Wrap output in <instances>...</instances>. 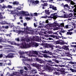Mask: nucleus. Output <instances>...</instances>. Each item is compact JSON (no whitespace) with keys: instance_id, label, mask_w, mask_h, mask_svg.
<instances>
[{"instance_id":"4be33fe9","label":"nucleus","mask_w":76,"mask_h":76,"mask_svg":"<svg viewBox=\"0 0 76 76\" xmlns=\"http://www.w3.org/2000/svg\"><path fill=\"white\" fill-rule=\"evenodd\" d=\"M61 72H64V69L63 68H62L61 69Z\"/></svg>"},{"instance_id":"338daca9","label":"nucleus","mask_w":76,"mask_h":76,"mask_svg":"<svg viewBox=\"0 0 76 76\" xmlns=\"http://www.w3.org/2000/svg\"><path fill=\"white\" fill-rule=\"evenodd\" d=\"M20 19H22V17H20Z\"/></svg>"},{"instance_id":"a878e982","label":"nucleus","mask_w":76,"mask_h":76,"mask_svg":"<svg viewBox=\"0 0 76 76\" xmlns=\"http://www.w3.org/2000/svg\"><path fill=\"white\" fill-rule=\"evenodd\" d=\"M39 1H40V2H42V3H44V2H47V1H42V0H39Z\"/></svg>"},{"instance_id":"f704fd0d","label":"nucleus","mask_w":76,"mask_h":76,"mask_svg":"<svg viewBox=\"0 0 76 76\" xmlns=\"http://www.w3.org/2000/svg\"><path fill=\"white\" fill-rule=\"evenodd\" d=\"M26 20H30V19H31V18H29V17H26Z\"/></svg>"},{"instance_id":"72a5a7b5","label":"nucleus","mask_w":76,"mask_h":76,"mask_svg":"<svg viewBox=\"0 0 76 76\" xmlns=\"http://www.w3.org/2000/svg\"><path fill=\"white\" fill-rule=\"evenodd\" d=\"M72 16H73V14H72V13H71L69 14V17H72Z\"/></svg>"},{"instance_id":"f257e3e1","label":"nucleus","mask_w":76,"mask_h":76,"mask_svg":"<svg viewBox=\"0 0 76 76\" xmlns=\"http://www.w3.org/2000/svg\"><path fill=\"white\" fill-rule=\"evenodd\" d=\"M38 37L37 36L34 37L33 36V39L31 41H30L29 39H25V40H23V39H21V41L23 42V44L21 45V47L22 48H28L29 47H31V45L32 46V47H37L38 46V45L37 43H36V42H34V41H36L38 39ZM30 41L31 42V43H30V44H27L26 45V43H25V42H29V41Z\"/></svg>"},{"instance_id":"09e8293b","label":"nucleus","mask_w":76,"mask_h":76,"mask_svg":"<svg viewBox=\"0 0 76 76\" xmlns=\"http://www.w3.org/2000/svg\"><path fill=\"white\" fill-rule=\"evenodd\" d=\"M24 69L26 70H28V69L26 67H24Z\"/></svg>"},{"instance_id":"603ef678","label":"nucleus","mask_w":76,"mask_h":76,"mask_svg":"<svg viewBox=\"0 0 76 76\" xmlns=\"http://www.w3.org/2000/svg\"><path fill=\"white\" fill-rule=\"evenodd\" d=\"M72 47H74V48H76V45H72Z\"/></svg>"},{"instance_id":"ddd939ff","label":"nucleus","mask_w":76,"mask_h":76,"mask_svg":"<svg viewBox=\"0 0 76 76\" xmlns=\"http://www.w3.org/2000/svg\"><path fill=\"white\" fill-rule=\"evenodd\" d=\"M39 62L40 63H46V62H47V61L46 60L43 61L41 59H39Z\"/></svg>"},{"instance_id":"e2e57ef3","label":"nucleus","mask_w":76,"mask_h":76,"mask_svg":"<svg viewBox=\"0 0 76 76\" xmlns=\"http://www.w3.org/2000/svg\"><path fill=\"white\" fill-rule=\"evenodd\" d=\"M22 13H23V14H25V13H26V12H23V11H22Z\"/></svg>"},{"instance_id":"4d7b16f0","label":"nucleus","mask_w":76,"mask_h":76,"mask_svg":"<svg viewBox=\"0 0 76 76\" xmlns=\"http://www.w3.org/2000/svg\"><path fill=\"white\" fill-rule=\"evenodd\" d=\"M46 23H48V20H46Z\"/></svg>"},{"instance_id":"de8ad7c7","label":"nucleus","mask_w":76,"mask_h":76,"mask_svg":"<svg viewBox=\"0 0 76 76\" xmlns=\"http://www.w3.org/2000/svg\"><path fill=\"white\" fill-rule=\"evenodd\" d=\"M4 28L5 29H7V28H9V26H5Z\"/></svg>"},{"instance_id":"dca6fc26","label":"nucleus","mask_w":76,"mask_h":76,"mask_svg":"<svg viewBox=\"0 0 76 76\" xmlns=\"http://www.w3.org/2000/svg\"><path fill=\"white\" fill-rule=\"evenodd\" d=\"M7 7H6V6L4 4H2V6L1 8L2 9H4L5 8H6Z\"/></svg>"},{"instance_id":"c85d7f7f","label":"nucleus","mask_w":76,"mask_h":76,"mask_svg":"<svg viewBox=\"0 0 76 76\" xmlns=\"http://www.w3.org/2000/svg\"><path fill=\"white\" fill-rule=\"evenodd\" d=\"M43 56L46 58H47V57H48V56L46 54H44L43 55Z\"/></svg>"},{"instance_id":"3c124183","label":"nucleus","mask_w":76,"mask_h":76,"mask_svg":"<svg viewBox=\"0 0 76 76\" xmlns=\"http://www.w3.org/2000/svg\"><path fill=\"white\" fill-rule=\"evenodd\" d=\"M26 25H27V24L26 23H24V26H26Z\"/></svg>"},{"instance_id":"052dcab7","label":"nucleus","mask_w":76,"mask_h":76,"mask_svg":"<svg viewBox=\"0 0 76 76\" xmlns=\"http://www.w3.org/2000/svg\"><path fill=\"white\" fill-rule=\"evenodd\" d=\"M72 8H74V7H76V6L75 5H74L73 6H73H72Z\"/></svg>"},{"instance_id":"b1692460","label":"nucleus","mask_w":76,"mask_h":76,"mask_svg":"<svg viewBox=\"0 0 76 76\" xmlns=\"http://www.w3.org/2000/svg\"><path fill=\"white\" fill-rule=\"evenodd\" d=\"M50 62V63H51V64H53V63H53V62H52V61L51 60H49V61H47V62ZM46 63H47L46 62Z\"/></svg>"},{"instance_id":"20e7f679","label":"nucleus","mask_w":76,"mask_h":76,"mask_svg":"<svg viewBox=\"0 0 76 76\" xmlns=\"http://www.w3.org/2000/svg\"><path fill=\"white\" fill-rule=\"evenodd\" d=\"M38 51L32 50V51H29L26 52V54H27L28 56L29 57H32V56H35L31 55V53L34 54H36L37 55L38 54Z\"/></svg>"},{"instance_id":"2eb2a0df","label":"nucleus","mask_w":76,"mask_h":76,"mask_svg":"<svg viewBox=\"0 0 76 76\" xmlns=\"http://www.w3.org/2000/svg\"><path fill=\"white\" fill-rule=\"evenodd\" d=\"M45 13L47 14L48 15H49L50 12H49V10H45Z\"/></svg>"},{"instance_id":"1a4fd4ad","label":"nucleus","mask_w":76,"mask_h":76,"mask_svg":"<svg viewBox=\"0 0 76 76\" xmlns=\"http://www.w3.org/2000/svg\"><path fill=\"white\" fill-rule=\"evenodd\" d=\"M5 57L6 58H13V57H14V56H13L12 53H10L7 56H6Z\"/></svg>"},{"instance_id":"58836bf2","label":"nucleus","mask_w":76,"mask_h":76,"mask_svg":"<svg viewBox=\"0 0 76 76\" xmlns=\"http://www.w3.org/2000/svg\"><path fill=\"white\" fill-rule=\"evenodd\" d=\"M2 23L3 24H7V23L5 21H3Z\"/></svg>"},{"instance_id":"473e14b6","label":"nucleus","mask_w":76,"mask_h":76,"mask_svg":"<svg viewBox=\"0 0 76 76\" xmlns=\"http://www.w3.org/2000/svg\"><path fill=\"white\" fill-rule=\"evenodd\" d=\"M43 53H46L47 54L48 53V51H47L46 50H45L44 51H43Z\"/></svg>"},{"instance_id":"7c9ffc66","label":"nucleus","mask_w":76,"mask_h":76,"mask_svg":"<svg viewBox=\"0 0 76 76\" xmlns=\"http://www.w3.org/2000/svg\"><path fill=\"white\" fill-rule=\"evenodd\" d=\"M8 7L10 9H12V7L11 5H9L8 6Z\"/></svg>"},{"instance_id":"cd10ccee","label":"nucleus","mask_w":76,"mask_h":76,"mask_svg":"<svg viewBox=\"0 0 76 76\" xmlns=\"http://www.w3.org/2000/svg\"><path fill=\"white\" fill-rule=\"evenodd\" d=\"M36 71V70H35V69H33L32 70V72L33 73H36V72H35V71Z\"/></svg>"},{"instance_id":"f3484780","label":"nucleus","mask_w":76,"mask_h":76,"mask_svg":"<svg viewBox=\"0 0 76 76\" xmlns=\"http://www.w3.org/2000/svg\"><path fill=\"white\" fill-rule=\"evenodd\" d=\"M31 15L32 16H37V13H35L33 14H31Z\"/></svg>"},{"instance_id":"bb28decb","label":"nucleus","mask_w":76,"mask_h":76,"mask_svg":"<svg viewBox=\"0 0 76 76\" xmlns=\"http://www.w3.org/2000/svg\"><path fill=\"white\" fill-rule=\"evenodd\" d=\"M70 3H71V4H72L73 5H74V4H75V2H74L73 1H71Z\"/></svg>"},{"instance_id":"8fccbe9b","label":"nucleus","mask_w":76,"mask_h":76,"mask_svg":"<svg viewBox=\"0 0 76 76\" xmlns=\"http://www.w3.org/2000/svg\"><path fill=\"white\" fill-rule=\"evenodd\" d=\"M3 66V63H0V66Z\"/></svg>"},{"instance_id":"a18cd8bd","label":"nucleus","mask_w":76,"mask_h":76,"mask_svg":"<svg viewBox=\"0 0 76 76\" xmlns=\"http://www.w3.org/2000/svg\"><path fill=\"white\" fill-rule=\"evenodd\" d=\"M3 57V54H0V58H2Z\"/></svg>"},{"instance_id":"ea45409f","label":"nucleus","mask_w":76,"mask_h":76,"mask_svg":"<svg viewBox=\"0 0 76 76\" xmlns=\"http://www.w3.org/2000/svg\"><path fill=\"white\" fill-rule=\"evenodd\" d=\"M15 40L17 41H19V38H15Z\"/></svg>"},{"instance_id":"c03bdc74","label":"nucleus","mask_w":76,"mask_h":76,"mask_svg":"<svg viewBox=\"0 0 76 76\" xmlns=\"http://www.w3.org/2000/svg\"><path fill=\"white\" fill-rule=\"evenodd\" d=\"M0 3H3V2H4V0H0Z\"/></svg>"},{"instance_id":"680f3d73","label":"nucleus","mask_w":76,"mask_h":76,"mask_svg":"<svg viewBox=\"0 0 76 76\" xmlns=\"http://www.w3.org/2000/svg\"><path fill=\"white\" fill-rule=\"evenodd\" d=\"M7 36H9V37H10V35L9 34H6Z\"/></svg>"},{"instance_id":"79ce46f5","label":"nucleus","mask_w":76,"mask_h":76,"mask_svg":"<svg viewBox=\"0 0 76 76\" xmlns=\"http://www.w3.org/2000/svg\"><path fill=\"white\" fill-rule=\"evenodd\" d=\"M45 36L46 37V38H48L50 37V35L48 34V35H45Z\"/></svg>"},{"instance_id":"0e129e2a","label":"nucleus","mask_w":76,"mask_h":76,"mask_svg":"<svg viewBox=\"0 0 76 76\" xmlns=\"http://www.w3.org/2000/svg\"><path fill=\"white\" fill-rule=\"evenodd\" d=\"M14 10L15 11V12H18V10H17V9H15Z\"/></svg>"},{"instance_id":"f8f14e48","label":"nucleus","mask_w":76,"mask_h":76,"mask_svg":"<svg viewBox=\"0 0 76 76\" xmlns=\"http://www.w3.org/2000/svg\"><path fill=\"white\" fill-rule=\"evenodd\" d=\"M25 31H26V32L27 34H30V33H32V31L29 30V28H28V27H27L26 29H25Z\"/></svg>"},{"instance_id":"4468645a","label":"nucleus","mask_w":76,"mask_h":76,"mask_svg":"<svg viewBox=\"0 0 76 76\" xmlns=\"http://www.w3.org/2000/svg\"><path fill=\"white\" fill-rule=\"evenodd\" d=\"M38 3V1H33L32 2V5H35V4H37Z\"/></svg>"},{"instance_id":"c756f323","label":"nucleus","mask_w":76,"mask_h":76,"mask_svg":"<svg viewBox=\"0 0 76 76\" xmlns=\"http://www.w3.org/2000/svg\"><path fill=\"white\" fill-rule=\"evenodd\" d=\"M48 18V17L47 15L42 17V18Z\"/></svg>"},{"instance_id":"0eeeda50","label":"nucleus","mask_w":76,"mask_h":76,"mask_svg":"<svg viewBox=\"0 0 76 76\" xmlns=\"http://www.w3.org/2000/svg\"><path fill=\"white\" fill-rule=\"evenodd\" d=\"M51 16L52 18H53V19H56V18H57V15L56 13L52 14Z\"/></svg>"},{"instance_id":"6e6552de","label":"nucleus","mask_w":76,"mask_h":76,"mask_svg":"<svg viewBox=\"0 0 76 76\" xmlns=\"http://www.w3.org/2000/svg\"><path fill=\"white\" fill-rule=\"evenodd\" d=\"M69 46H66V45H64L62 47H61V49H64V50H69Z\"/></svg>"},{"instance_id":"6e6d98bb","label":"nucleus","mask_w":76,"mask_h":76,"mask_svg":"<svg viewBox=\"0 0 76 76\" xmlns=\"http://www.w3.org/2000/svg\"><path fill=\"white\" fill-rule=\"evenodd\" d=\"M53 1V0H49V2H50V3H51V2Z\"/></svg>"},{"instance_id":"13d9d810","label":"nucleus","mask_w":76,"mask_h":76,"mask_svg":"<svg viewBox=\"0 0 76 76\" xmlns=\"http://www.w3.org/2000/svg\"><path fill=\"white\" fill-rule=\"evenodd\" d=\"M49 40H53V39H52L51 38H49Z\"/></svg>"},{"instance_id":"5fc2aeb1","label":"nucleus","mask_w":76,"mask_h":76,"mask_svg":"<svg viewBox=\"0 0 76 76\" xmlns=\"http://www.w3.org/2000/svg\"><path fill=\"white\" fill-rule=\"evenodd\" d=\"M0 18L1 19H2V18H3V15H1V16H0Z\"/></svg>"},{"instance_id":"e433bc0d","label":"nucleus","mask_w":76,"mask_h":76,"mask_svg":"<svg viewBox=\"0 0 76 76\" xmlns=\"http://www.w3.org/2000/svg\"><path fill=\"white\" fill-rule=\"evenodd\" d=\"M70 70L72 71V72H75V70H74L72 68L70 69Z\"/></svg>"},{"instance_id":"f03ea898","label":"nucleus","mask_w":76,"mask_h":76,"mask_svg":"<svg viewBox=\"0 0 76 76\" xmlns=\"http://www.w3.org/2000/svg\"><path fill=\"white\" fill-rule=\"evenodd\" d=\"M57 25H58V27H56V26ZM53 27H54V28H53V30H54V31H56V30H58V29H60L59 27H61V28H63V27H64V28H69V26H68V25H66L64 27V23H61L60 24H57V21H55V22H54V23L53 24Z\"/></svg>"},{"instance_id":"864d4df0","label":"nucleus","mask_w":76,"mask_h":76,"mask_svg":"<svg viewBox=\"0 0 76 76\" xmlns=\"http://www.w3.org/2000/svg\"><path fill=\"white\" fill-rule=\"evenodd\" d=\"M68 20H72V18H69L68 19Z\"/></svg>"},{"instance_id":"a19ab883","label":"nucleus","mask_w":76,"mask_h":76,"mask_svg":"<svg viewBox=\"0 0 76 76\" xmlns=\"http://www.w3.org/2000/svg\"><path fill=\"white\" fill-rule=\"evenodd\" d=\"M53 6H53L52 5H50L49 8H52V9H53Z\"/></svg>"},{"instance_id":"aec40b11","label":"nucleus","mask_w":76,"mask_h":76,"mask_svg":"<svg viewBox=\"0 0 76 76\" xmlns=\"http://www.w3.org/2000/svg\"><path fill=\"white\" fill-rule=\"evenodd\" d=\"M48 5V4H47V3H44V4H42L41 5V6H47Z\"/></svg>"},{"instance_id":"9d476101","label":"nucleus","mask_w":76,"mask_h":76,"mask_svg":"<svg viewBox=\"0 0 76 76\" xmlns=\"http://www.w3.org/2000/svg\"><path fill=\"white\" fill-rule=\"evenodd\" d=\"M69 7V6L68 4H65L64 6V10H65V11H66V10H67V9H68Z\"/></svg>"},{"instance_id":"774afa93","label":"nucleus","mask_w":76,"mask_h":76,"mask_svg":"<svg viewBox=\"0 0 76 76\" xmlns=\"http://www.w3.org/2000/svg\"><path fill=\"white\" fill-rule=\"evenodd\" d=\"M24 76H28V75H27V74H25V75H24Z\"/></svg>"},{"instance_id":"2f4dec72","label":"nucleus","mask_w":76,"mask_h":76,"mask_svg":"<svg viewBox=\"0 0 76 76\" xmlns=\"http://www.w3.org/2000/svg\"><path fill=\"white\" fill-rule=\"evenodd\" d=\"M64 10H63L61 11V12L62 13H63V14H64L65 13V12L64 11Z\"/></svg>"},{"instance_id":"bf43d9fd","label":"nucleus","mask_w":76,"mask_h":76,"mask_svg":"<svg viewBox=\"0 0 76 76\" xmlns=\"http://www.w3.org/2000/svg\"><path fill=\"white\" fill-rule=\"evenodd\" d=\"M54 66H56V67H58V65L57 64L54 65Z\"/></svg>"},{"instance_id":"69168bd1","label":"nucleus","mask_w":76,"mask_h":76,"mask_svg":"<svg viewBox=\"0 0 76 76\" xmlns=\"http://www.w3.org/2000/svg\"><path fill=\"white\" fill-rule=\"evenodd\" d=\"M65 74H66V73H69V72H64Z\"/></svg>"},{"instance_id":"393cba45","label":"nucleus","mask_w":76,"mask_h":76,"mask_svg":"<svg viewBox=\"0 0 76 76\" xmlns=\"http://www.w3.org/2000/svg\"><path fill=\"white\" fill-rule=\"evenodd\" d=\"M72 32H67V35H71L72 34Z\"/></svg>"},{"instance_id":"39448f33","label":"nucleus","mask_w":76,"mask_h":76,"mask_svg":"<svg viewBox=\"0 0 76 76\" xmlns=\"http://www.w3.org/2000/svg\"><path fill=\"white\" fill-rule=\"evenodd\" d=\"M24 54H25V53L24 52H20V58H24V59H23V60H27L29 61H32L31 59H28V58H25L24 56H22V55Z\"/></svg>"},{"instance_id":"412c9836","label":"nucleus","mask_w":76,"mask_h":76,"mask_svg":"<svg viewBox=\"0 0 76 76\" xmlns=\"http://www.w3.org/2000/svg\"><path fill=\"white\" fill-rule=\"evenodd\" d=\"M52 60H53V61H55V62H56V63H59L58 61L56 59H53Z\"/></svg>"},{"instance_id":"c9c22d12","label":"nucleus","mask_w":76,"mask_h":76,"mask_svg":"<svg viewBox=\"0 0 76 76\" xmlns=\"http://www.w3.org/2000/svg\"><path fill=\"white\" fill-rule=\"evenodd\" d=\"M34 26H35V27H37V23H34Z\"/></svg>"},{"instance_id":"5701e85b","label":"nucleus","mask_w":76,"mask_h":76,"mask_svg":"<svg viewBox=\"0 0 76 76\" xmlns=\"http://www.w3.org/2000/svg\"><path fill=\"white\" fill-rule=\"evenodd\" d=\"M56 48H59L60 49H61V46H60L59 45L58 46H55Z\"/></svg>"},{"instance_id":"a211bd4d","label":"nucleus","mask_w":76,"mask_h":76,"mask_svg":"<svg viewBox=\"0 0 76 76\" xmlns=\"http://www.w3.org/2000/svg\"><path fill=\"white\" fill-rule=\"evenodd\" d=\"M12 3L13 4H16L17 5L19 4V3L17 1H14Z\"/></svg>"},{"instance_id":"6ab92c4d","label":"nucleus","mask_w":76,"mask_h":76,"mask_svg":"<svg viewBox=\"0 0 76 76\" xmlns=\"http://www.w3.org/2000/svg\"><path fill=\"white\" fill-rule=\"evenodd\" d=\"M52 9H53V10H57V7H54V6L53 7Z\"/></svg>"},{"instance_id":"37998d69","label":"nucleus","mask_w":76,"mask_h":76,"mask_svg":"<svg viewBox=\"0 0 76 76\" xmlns=\"http://www.w3.org/2000/svg\"><path fill=\"white\" fill-rule=\"evenodd\" d=\"M23 72V70H20V73H22Z\"/></svg>"},{"instance_id":"49530a36","label":"nucleus","mask_w":76,"mask_h":76,"mask_svg":"<svg viewBox=\"0 0 76 76\" xmlns=\"http://www.w3.org/2000/svg\"><path fill=\"white\" fill-rule=\"evenodd\" d=\"M27 66L28 68H30V65H29V64H27Z\"/></svg>"},{"instance_id":"9b49d317","label":"nucleus","mask_w":76,"mask_h":76,"mask_svg":"<svg viewBox=\"0 0 76 76\" xmlns=\"http://www.w3.org/2000/svg\"><path fill=\"white\" fill-rule=\"evenodd\" d=\"M57 32H59L60 35H61V37H60L59 36V38H62V37H63V36H62V34L61 33H64V32H66V31L64 30H63V31H58Z\"/></svg>"},{"instance_id":"4c0bfd02","label":"nucleus","mask_w":76,"mask_h":76,"mask_svg":"<svg viewBox=\"0 0 76 76\" xmlns=\"http://www.w3.org/2000/svg\"><path fill=\"white\" fill-rule=\"evenodd\" d=\"M67 56H70V53L69 52H68L67 53Z\"/></svg>"},{"instance_id":"7ed1b4c3","label":"nucleus","mask_w":76,"mask_h":76,"mask_svg":"<svg viewBox=\"0 0 76 76\" xmlns=\"http://www.w3.org/2000/svg\"><path fill=\"white\" fill-rule=\"evenodd\" d=\"M54 65H53L52 64H47L46 66L45 65H43L42 67H43L44 70H48L50 72H52L53 70L51 69V66H54Z\"/></svg>"},{"instance_id":"423d86ee","label":"nucleus","mask_w":76,"mask_h":76,"mask_svg":"<svg viewBox=\"0 0 76 76\" xmlns=\"http://www.w3.org/2000/svg\"><path fill=\"white\" fill-rule=\"evenodd\" d=\"M56 44H60V45H64V44H66L67 45V43H66L64 41L62 40H59L57 41L56 42Z\"/></svg>"}]
</instances>
